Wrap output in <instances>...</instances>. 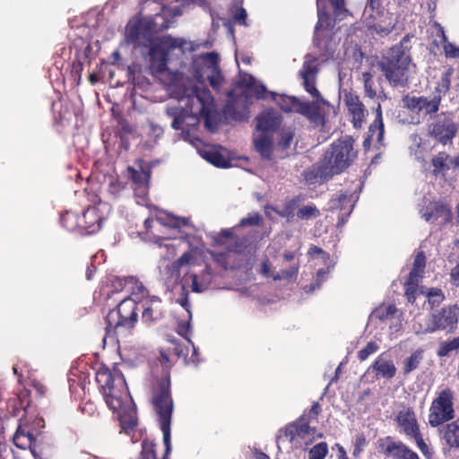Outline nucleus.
<instances>
[{
	"mask_svg": "<svg viewBox=\"0 0 459 459\" xmlns=\"http://www.w3.org/2000/svg\"><path fill=\"white\" fill-rule=\"evenodd\" d=\"M284 258L288 261L292 260L294 258V254L293 253H285Z\"/></svg>",
	"mask_w": 459,
	"mask_h": 459,
	"instance_id": "62",
	"label": "nucleus"
},
{
	"mask_svg": "<svg viewBox=\"0 0 459 459\" xmlns=\"http://www.w3.org/2000/svg\"><path fill=\"white\" fill-rule=\"evenodd\" d=\"M307 255L309 256L310 262H312L315 266H325L324 268H320L317 271L315 282L305 288L307 292H312L316 289H319L320 285L326 280L330 270L334 266V262L330 258L327 253L316 246H312L309 248Z\"/></svg>",
	"mask_w": 459,
	"mask_h": 459,
	"instance_id": "15",
	"label": "nucleus"
},
{
	"mask_svg": "<svg viewBox=\"0 0 459 459\" xmlns=\"http://www.w3.org/2000/svg\"><path fill=\"white\" fill-rule=\"evenodd\" d=\"M281 117L273 109H266L256 117L257 133L269 134L281 127Z\"/></svg>",
	"mask_w": 459,
	"mask_h": 459,
	"instance_id": "20",
	"label": "nucleus"
},
{
	"mask_svg": "<svg viewBox=\"0 0 459 459\" xmlns=\"http://www.w3.org/2000/svg\"><path fill=\"white\" fill-rule=\"evenodd\" d=\"M242 83L247 88V91H243L245 94V97L240 96L239 100H247V91H251L254 88V91L255 93L256 98L262 99L264 98V91L265 88L264 85L255 86V79L250 76L247 75L244 79Z\"/></svg>",
	"mask_w": 459,
	"mask_h": 459,
	"instance_id": "34",
	"label": "nucleus"
},
{
	"mask_svg": "<svg viewBox=\"0 0 459 459\" xmlns=\"http://www.w3.org/2000/svg\"><path fill=\"white\" fill-rule=\"evenodd\" d=\"M232 18L235 22L240 25H246L247 12L244 8L235 5L231 9Z\"/></svg>",
	"mask_w": 459,
	"mask_h": 459,
	"instance_id": "47",
	"label": "nucleus"
},
{
	"mask_svg": "<svg viewBox=\"0 0 459 459\" xmlns=\"http://www.w3.org/2000/svg\"><path fill=\"white\" fill-rule=\"evenodd\" d=\"M459 348V338H454L448 342H441L437 349V355L439 357L448 356L452 351Z\"/></svg>",
	"mask_w": 459,
	"mask_h": 459,
	"instance_id": "39",
	"label": "nucleus"
},
{
	"mask_svg": "<svg viewBox=\"0 0 459 459\" xmlns=\"http://www.w3.org/2000/svg\"><path fill=\"white\" fill-rule=\"evenodd\" d=\"M442 438L451 448H459V418L446 426L442 430Z\"/></svg>",
	"mask_w": 459,
	"mask_h": 459,
	"instance_id": "27",
	"label": "nucleus"
},
{
	"mask_svg": "<svg viewBox=\"0 0 459 459\" xmlns=\"http://www.w3.org/2000/svg\"><path fill=\"white\" fill-rule=\"evenodd\" d=\"M294 137V131L290 127L281 128L278 146L282 149L288 148Z\"/></svg>",
	"mask_w": 459,
	"mask_h": 459,
	"instance_id": "44",
	"label": "nucleus"
},
{
	"mask_svg": "<svg viewBox=\"0 0 459 459\" xmlns=\"http://www.w3.org/2000/svg\"><path fill=\"white\" fill-rule=\"evenodd\" d=\"M413 329L416 334L430 333L439 330L437 315L432 314L420 319L413 325Z\"/></svg>",
	"mask_w": 459,
	"mask_h": 459,
	"instance_id": "28",
	"label": "nucleus"
},
{
	"mask_svg": "<svg viewBox=\"0 0 459 459\" xmlns=\"http://www.w3.org/2000/svg\"><path fill=\"white\" fill-rule=\"evenodd\" d=\"M438 33L440 34V36L442 38V41L444 43L443 48H444L446 56L454 57V58L459 57V48H456L452 43L447 42L443 28L439 27Z\"/></svg>",
	"mask_w": 459,
	"mask_h": 459,
	"instance_id": "45",
	"label": "nucleus"
},
{
	"mask_svg": "<svg viewBox=\"0 0 459 459\" xmlns=\"http://www.w3.org/2000/svg\"><path fill=\"white\" fill-rule=\"evenodd\" d=\"M254 145L260 155L266 160H272L273 143L269 134L255 133Z\"/></svg>",
	"mask_w": 459,
	"mask_h": 459,
	"instance_id": "26",
	"label": "nucleus"
},
{
	"mask_svg": "<svg viewBox=\"0 0 459 459\" xmlns=\"http://www.w3.org/2000/svg\"><path fill=\"white\" fill-rule=\"evenodd\" d=\"M320 411V404L318 403H314L309 411V417H316L319 414Z\"/></svg>",
	"mask_w": 459,
	"mask_h": 459,
	"instance_id": "59",
	"label": "nucleus"
},
{
	"mask_svg": "<svg viewBox=\"0 0 459 459\" xmlns=\"http://www.w3.org/2000/svg\"><path fill=\"white\" fill-rule=\"evenodd\" d=\"M328 453V446L325 442H321L314 446L308 451V459H324Z\"/></svg>",
	"mask_w": 459,
	"mask_h": 459,
	"instance_id": "41",
	"label": "nucleus"
},
{
	"mask_svg": "<svg viewBox=\"0 0 459 459\" xmlns=\"http://www.w3.org/2000/svg\"><path fill=\"white\" fill-rule=\"evenodd\" d=\"M450 281L453 285L459 287V263L451 270Z\"/></svg>",
	"mask_w": 459,
	"mask_h": 459,
	"instance_id": "55",
	"label": "nucleus"
},
{
	"mask_svg": "<svg viewBox=\"0 0 459 459\" xmlns=\"http://www.w3.org/2000/svg\"><path fill=\"white\" fill-rule=\"evenodd\" d=\"M32 386L39 395H43L46 393V386L38 380H32Z\"/></svg>",
	"mask_w": 459,
	"mask_h": 459,
	"instance_id": "57",
	"label": "nucleus"
},
{
	"mask_svg": "<svg viewBox=\"0 0 459 459\" xmlns=\"http://www.w3.org/2000/svg\"><path fill=\"white\" fill-rule=\"evenodd\" d=\"M421 217L428 222L439 221L440 223L446 224L451 220V210L444 204L434 203L421 211Z\"/></svg>",
	"mask_w": 459,
	"mask_h": 459,
	"instance_id": "22",
	"label": "nucleus"
},
{
	"mask_svg": "<svg viewBox=\"0 0 459 459\" xmlns=\"http://www.w3.org/2000/svg\"><path fill=\"white\" fill-rule=\"evenodd\" d=\"M425 264L426 257L423 252L418 253L414 259L413 268L411 269L409 275H411L412 279L415 277L420 279L424 273Z\"/></svg>",
	"mask_w": 459,
	"mask_h": 459,
	"instance_id": "36",
	"label": "nucleus"
},
{
	"mask_svg": "<svg viewBox=\"0 0 459 459\" xmlns=\"http://www.w3.org/2000/svg\"><path fill=\"white\" fill-rule=\"evenodd\" d=\"M315 432L309 425L302 420L299 423L290 424L283 430L285 437L289 438L290 442H296L298 446V438L306 439L310 434Z\"/></svg>",
	"mask_w": 459,
	"mask_h": 459,
	"instance_id": "24",
	"label": "nucleus"
},
{
	"mask_svg": "<svg viewBox=\"0 0 459 459\" xmlns=\"http://www.w3.org/2000/svg\"><path fill=\"white\" fill-rule=\"evenodd\" d=\"M351 195H341L339 199H338V203L340 204V205H337V204H333V207L335 208H340L341 210L344 209V205L346 204H349L348 205V214H350V212H351L352 208H353V204H351Z\"/></svg>",
	"mask_w": 459,
	"mask_h": 459,
	"instance_id": "53",
	"label": "nucleus"
},
{
	"mask_svg": "<svg viewBox=\"0 0 459 459\" xmlns=\"http://www.w3.org/2000/svg\"><path fill=\"white\" fill-rule=\"evenodd\" d=\"M368 5H367L365 12H368L369 7L372 11L377 10L375 14H370L373 18L372 22H368V26L372 30V33H376L381 37L386 36L394 30L396 24V17L385 11H379L380 0H368Z\"/></svg>",
	"mask_w": 459,
	"mask_h": 459,
	"instance_id": "14",
	"label": "nucleus"
},
{
	"mask_svg": "<svg viewBox=\"0 0 459 459\" xmlns=\"http://www.w3.org/2000/svg\"><path fill=\"white\" fill-rule=\"evenodd\" d=\"M324 1L325 0H317L318 22H317V23L316 25V29H315L316 39H318V38L320 36V31L323 28H326L331 25L329 16L327 14V13L325 12V7L323 6ZM328 1L332 4L336 15H340L343 12L346 11L344 9V0H328Z\"/></svg>",
	"mask_w": 459,
	"mask_h": 459,
	"instance_id": "21",
	"label": "nucleus"
},
{
	"mask_svg": "<svg viewBox=\"0 0 459 459\" xmlns=\"http://www.w3.org/2000/svg\"><path fill=\"white\" fill-rule=\"evenodd\" d=\"M130 177L133 182L137 186L135 191L139 195H144L148 189L149 172L145 170H135L129 169Z\"/></svg>",
	"mask_w": 459,
	"mask_h": 459,
	"instance_id": "29",
	"label": "nucleus"
},
{
	"mask_svg": "<svg viewBox=\"0 0 459 459\" xmlns=\"http://www.w3.org/2000/svg\"><path fill=\"white\" fill-rule=\"evenodd\" d=\"M427 296L431 307L438 305L444 299V295L439 289H430Z\"/></svg>",
	"mask_w": 459,
	"mask_h": 459,
	"instance_id": "48",
	"label": "nucleus"
},
{
	"mask_svg": "<svg viewBox=\"0 0 459 459\" xmlns=\"http://www.w3.org/2000/svg\"><path fill=\"white\" fill-rule=\"evenodd\" d=\"M316 58L307 56L303 64V67L299 72L303 79L305 90L315 100L312 102L303 101L296 97L288 95H280L272 92V99L285 112L299 113L312 122H318L322 118L321 105L325 100L321 97L318 90L315 86L316 77L317 74V65Z\"/></svg>",
	"mask_w": 459,
	"mask_h": 459,
	"instance_id": "4",
	"label": "nucleus"
},
{
	"mask_svg": "<svg viewBox=\"0 0 459 459\" xmlns=\"http://www.w3.org/2000/svg\"><path fill=\"white\" fill-rule=\"evenodd\" d=\"M362 82L365 97L372 100L375 105L372 107V109L376 112L375 126L379 129L378 139L381 140L384 136V123L381 105L388 97L383 90L377 92L373 81V75L370 73L366 72L362 74Z\"/></svg>",
	"mask_w": 459,
	"mask_h": 459,
	"instance_id": "13",
	"label": "nucleus"
},
{
	"mask_svg": "<svg viewBox=\"0 0 459 459\" xmlns=\"http://www.w3.org/2000/svg\"><path fill=\"white\" fill-rule=\"evenodd\" d=\"M137 296L134 299H125L116 309L111 310L106 318L107 330L117 329L121 326L132 327L137 320Z\"/></svg>",
	"mask_w": 459,
	"mask_h": 459,
	"instance_id": "10",
	"label": "nucleus"
},
{
	"mask_svg": "<svg viewBox=\"0 0 459 459\" xmlns=\"http://www.w3.org/2000/svg\"><path fill=\"white\" fill-rule=\"evenodd\" d=\"M180 65H186L185 70L190 78L201 87H204L207 79L213 88H218L221 82V75L218 69V55L207 53L191 59L183 61Z\"/></svg>",
	"mask_w": 459,
	"mask_h": 459,
	"instance_id": "8",
	"label": "nucleus"
},
{
	"mask_svg": "<svg viewBox=\"0 0 459 459\" xmlns=\"http://www.w3.org/2000/svg\"><path fill=\"white\" fill-rule=\"evenodd\" d=\"M353 140L346 136L334 142L324 157L303 173L305 179L313 184L323 182L342 172L356 158Z\"/></svg>",
	"mask_w": 459,
	"mask_h": 459,
	"instance_id": "5",
	"label": "nucleus"
},
{
	"mask_svg": "<svg viewBox=\"0 0 459 459\" xmlns=\"http://www.w3.org/2000/svg\"><path fill=\"white\" fill-rule=\"evenodd\" d=\"M298 273L299 266H291L290 269L273 274V279L274 281L286 280L290 281L296 279Z\"/></svg>",
	"mask_w": 459,
	"mask_h": 459,
	"instance_id": "46",
	"label": "nucleus"
},
{
	"mask_svg": "<svg viewBox=\"0 0 459 459\" xmlns=\"http://www.w3.org/2000/svg\"><path fill=\"white\" fill-rule=\"evenodd\" d=\"M454 396L449 389L441 391L434 399L429 408V423L431 427H437L455 417Z\"/></svg>",
	"mask_w": 459,
	"mask_h": 459,
	"instance_id": "11",
	"label": "nucleus"
},
{
	"mask_svg": "<svg viewBox=\"0 0 459 459\" xmlns=\"http://www.w3.org/2000/svg\"><path fill=\"white\" fill-rule=\"evenodd\" d=\"M93 273H94V269L88 268V271H87V273H86V277H87L88 280H90L91 278Z\"/></svg>",
	"mask_w": 459,
	"mask_h": 459,
	"instance_id": "63",
	"label": "nucleus"
},
{
	"mask_svg": "<svg viewBox=\"0 0 459 459\" xmlns=\"http://www.w3.org/2000/svg\"><path fill=\"white\" fill-rule=\"evenodd\" d=\"M156 220L160 224L169 227H178L180 225H186L188 222V219L186 218L175 217L166 213L158 214L156 216Z\"/></svg>",
	"mask_w": 459,
	"mask_h": 459,
	"instance_id": "32",
	"label": "nucleus"
},
{
	"mask_svg": "<svg viewBox=\"0 0 459 459\" xmlns=\"http://www.w3.org/2000/svg\"><path fill=\"white\" fill-rule=\"evenodd\" d=\"M201 155L210 163L217 167L225 168L229 165L228 160L217 151H204Z\"/></svg>",
	"mask_w": 459,
	"mask_h": 459,
	"instance_id": "35",
	"label": "nucleus"
},
{
	"mask_svg": "<svg viewBox=\"0 0 459 459\" xmlns=\"http://www.w3.org/2000/svg\"><path fill=\"white\" fill-rule=\"evenodd\" d=\"M261 221V217L258 213L249 214L247 218H243L240 221V226L247 225H257Z\"/></svg>",
	"mask_w": 459,
	"mask_h": 459,
	"instance_id": "54",
	"label": "nucleus"
},
{
	"mask_svg": "<svg viewBox=\"0 0 459 459\" xmlns=\"http://www.w3.org/2000/svg\"><path fill=\"white\" fill-rule=\"evenodd\" d=\"M152 220H151V219H146V220L144 221V225H145L146 229L151 228V223H152Z\"/></svg>",
	"mask_w": 459,
	"mask_h": 459,
	"instance_id": "64",
	"label": "nucleus"
},
{
	"mask_svg": "<svg viewBox=\"0 0 459 459\" xmlns=\"http://www.w3.org/2000/svg\"><path fill=\"white\" fill-rule=\"evenodd\" d=\"M396 312L397 309L394 305H382L373 311L372 316L383 321L393 316Z\"/></svg>",
	"mask_w": 459,
	"mask_h": 459,
	"instance_id": "38",
	"label": "nucleus"
},
{
	"mask_svg": "<svg viewBox=\"0 0 459 459\" xmlns=\"http://www.w3.org/2000/svg\"><path fill=\"white\" fill-rule=\"evenodd\" d=\"M452 70L448 69L442 74V76L435 88V92L430 96L407 97V107L412 111L423 115H430L438 110L442 97L448 91L450 87V77Z\"/></svg>",
	"mask_w": 459,
	"mask_h": 459,
	"instance_id": "9",
	"label": "nucleus"
},
{
	"mask_svg": "<svg viewBox=\"0 0 459 459\" xmlns=\"http://www.w3.org/2000/svg\"><path fill=\"white\" fill-rule=\"evenodd\" d=\"M152 404L159 416L160 429L163 434L165 446V456L171 451V415L173 411V402L170 395V380L165 377L160 378L153 388Z\"/></svg>",
	"mask_w": 459,
	"mask_h": 459,
	"instance_id": "7",
	"label": "nucleus"
},
{
	"mask_svg": "<svg viewBox=\"0 0 459 459\" xmlns=\"http://www.w3.org/2000/svg\"><path fill=\"white\" fill-rule=\"evenodd\" d=\"M261 273L266 277L271 275V264L268 260H265L262 263Z\"/></svg>",
	"mask_w": 459,
	"mask_h": 459,
	"instance_id": "58",
	"label": "nucleus"
},
{
	"mask_svg": "<svg viewBox=\"0 0 459 459\" xmlns=\"http://www.w3.org/2000/svg\"><path fill=\"white\" fill-rule=\"evenodd\" d=\"M411 438H413L420 450V452L427 457L430 458L432 455V453L429 447V446L425 443L423 440L420 432H419L417 435L413 436Z\"/></svg>",
	"mask_w": 459,
	"mask_h": 459,
	"instance_id": "49",
	"label": "nucleus"
},
{
	"mask_svg": "<svg viewBox=\"0 0 459 459\" xmlns=\"http://www.w3.org/2000/svg\"><path fill=\"white\" fill-rule=\"evenodd\" d=\"M367 444L368 441L364 435L360 434L357 436L354 442L353 455L359 456Z\"/></svg>",
	"mask_w": 459,
	"mask_h": 459,
	"instance_id": "51",
	"label": "nucleus"
},
{
	"mask_svg": "<svg viewBox=\"0 0 459 459\" xmlns=\"http://www.w3.org/2000/svg\"><path fill=\"white\" fill-rule=\"evenodd\" d=\"M96 381L107 406L117 414L123 429L134 428L137 423L135 405L123 374L117 369L102 368L97 372Z\"/></svg>",
	"mask_w": 459,
	"mask_h": 459,
	"instance_id": "3",
	"label": "nucleus"
},
{
	"mask_svg": "<svg viewBox=\"0 0 459 459\" xmlns=\"http://www.w3.org/2000/svg\"><path fill=\"white\" fill-rule=\"evenodd\" d=\"M377 350H378L377 344L374 342H370L366 345V347H364L362 350L359 351V358L360 360H365L371 354L375 353Z\"/></svg>",
	"mask_w": 459,
	"mask_h": 459,
	"instance_id": "50",
	"label": "nucleus"
},
{
	"mask_svg": "<svg viewBox=\"0 0 459 459\" xmlns=\"http://www.w3.org/2000/svg\"><path fill=\"white\" fill-rule=\"evenodd\" d=\"M422 359V351H417L413 352L404 361V374H408L412 370L416 369Z\"/></svg>",
	"mask_w": 459,
	"mask_h": 459,
	"instance_id": "40",
	"label": "nucleus"
},
{
	"mask_svg": "<svg viewBox=\"0 0 459 459\" xmlns=\"http://www.w3.org/2000/svg\"><path fill=\"white\" fill-rule=\"evenodd\" d=\"M134 284L135 290L133 291V296H138L136 299L143 308V320L151 324L161 319L163 310L160 299L157 296H150L141 282L135 281Z\"/></svg>",
	"mask_w": 459,
	"mask_h": 459,
	"instance_id": "12",
	"label": "nucleus"
},
{
	"mask_svg": "<svg viewBox=\"0 0 459 459\" xmlns=\"http://www.w3.org/2000/svg\"><path fill=\"white\" fill-rule=\"evenodd\" d=\"M170 53L167 52L166 68L163 71L153 70L150 60L149 63L152 74L168 70L171 74L170 94L178 101V105L169 104L166 108L168 116L173 117L171 126L176 130L182 128L184 123L187 126H195L200 118H204L206 126H209L214 110L213 98L206 88L198 85L186 73V65H180L178 69L172 71V60L169 58Z\"/></svg>",
	"mask_w": 459,
	"mask_h": 459,
	"instance_id": "2",
	"label": "nucleus"
},
{
	"mask_svg": "<svg viewBox=\"0 0 459 459\" xmlns=\"http://www.w3.org/2000/svg\"><path fill=\"white\" fill-rule=\"evenodd\" d=\"M407 41L408 36H405L400 44L393 47L378 62V66L393 87L403 86L409 80L411 55L410 48L404 46Z\"/></svg>",
	"mask_w": 459,
	"mask_h": 459,
	"instance_id": "6",
	"label": "nucleus"
},
{
	"mask_svg": "<svg viewBox=\"0 0 459 459\" xmlns=\"http://www.w3.org/2000/svg\"><path fill=\"white\" fill-rule=\"evenodd\" d=\"M193 254L191 252L184 253L176 262L171 265L172 273L171 276L178 279L179 276V268L184 265H188L193 260Z\"/></svg>",
	"mask_w": 459,
	"mask_h": 459,
	"instance_id": "37",
	"label": "nucleus"
},
{
	"mask_svg": "<svg viewBox=\"0 0 459 459\" xmlns=\"http://www.w3.org/2000/svg\"><path fill=\"white\" fill-rule=\"evenodd\" d=\"M254 456L255 459H270L267 455L262 452H255Z\"/></svg>",
	"mask_w": 459,
	"mask_h": 459,
	"instance_id": "61",
	"label": "nucleus"
},
{
	"mask_svg": "<svg viewBox=\"0 0 459 459\" xmlns=\"http://www.w3.org/2000/svg\"><path fill=\"white\" fill-rule=\"evenodd\" d=\"M377 132V142H381V140L378 139V132H379V129L377 126H375V121L373 122L372 125H370L369 126V133L370 134L368 136V138L365 139L364 141V145L366 146L367 144H369L370 143V141L371 139L374 137V133Z\"/></svg>",
	"mask_w": 459,
	"mask_h": 459,
	"instance_id": "56",
	"label": "nucleus"
},
{
	"mask_svg": "<svg viewBox=\"0 0 459 459\" xmlns=\"http://www.w3.org/2000/svg\"><path fill=\"white\" fill-rule=\"evenodd\" d=\"M458 130V124L448 117H439L429 125L428 132L430 136L443 144L452 141Z\"/></svg>",
	"mask_w": 459,
	"mask_h": 459,
	"instance_id": "17",
	"label": "nucleus"
},
{
	"mask_svg": "<svg viewBox=\"0 0 459 459\" xmlns=\"http://www.w3.org/2000/svg\"><path fill=\"white\" fill-rule=\"evenodd\" d=\"M351 121L356 129H359L366 122L368 110L359 97L352 92L346 91L343 98Z\"/></svg>",
	"mask_w": 459,
	"mask_h": 459,
	"instance_id": "18",
	"label": "nucleus"
},
{
	"mask_svg": "<svg viewBox=\"0 0 459 459\" xmlns=\"http://www.w3.org/2000/svg\"><path fill=\"white\" fill-rule=\"evenodd\" d=\"M192 290L195 292L204 291L212 281V273L208 268L203 271L199 275L192 274Z\"/></svg>",
	"mask_w": 459,
	"mask_h": 459,
	"instance_id": "30",
	"label": "nucleus"
},
{
	"mask_svg": "<svg viewBox=\"0 0 459 459\" xmlns=\"http://www.w3.org/2000/svg\"><path fill=\"white\" fill-rule=\"evenodd\" d=\"M395 420L398 425L399 432L403 433L409 437H412L420 432L414 411L410 408H403L399 411Z\"/></svg>",
	"mask_w": 459,
	"mask_h": 459,
	"instance_id": "19",
	"label": "nucleus"
},
{
	"mask_svg": "<svg viewBox=\"0 0 459 459\" xmlns=\"http://www.w3.org/2000/svg\"><path fill=\"white\" fill-rule=\"evenodd\" d=\"M379 453L393 459H419L418 455L401 441L392 437H385L377 440Z\"/></svg>",
	"mask_w": 459,
	"mask_h": 459,
	"instance_id": "16",
	"label": "nucleus"
},
{
	"mask_svg": "<svg viewBox=\"0 0 459 459\" xmlns=\"http://www.w3.org/2000/svg\"><path fill=\"white\" fill-rule=\"evenodd\" d=\"M181 305L186 308V311L187 316H188V320L185 321V322L180 321L178 325L177 331H178V334H180L181 336L186 338L188 341V342H191V341L189 339V333L191 331L190 320H191L192 315L189 310V305H188V302L186 299L182 301Z\"/></svg>",
	"mask_w": 459,
	"mask_h": 459,
	"instance_id": "33",
	"label": "nucleus"
},
{
	"mask_svg": "<svg viewBox=\"0 0 459 459\" xmlns=\"http://www.w3.org/2000/svg\"><path fill=\"white\" fill-rule=\"evenodd\" d=\"M22 437H25V435H23L22 433H20V432H17L15 435H14V437H13V441L14 443L16 444L17 446H21L22 447L24 445L20 443V440L22 438Z\"/></svg>",
	"mask_w": 459,
	"mask_h": 459,
	"instance_id": "60",
	"label": "nucleus"
},
{
	"mask_svg": "<svg viewBox=\"0 0 459 459\" xmlns=\"http://www.w3.org/2000/svg\"><path fill=\"white\" fill-rule=\"evenodd\" d=\"M447 160V155L446 153H439L432 160V164L434 166L435 173L440 171L445 166Z\"/></svg>",
	"mask_w": 459,
	"mask_h": 459,
	"instance_id": "52",
	"label": "nucleus"
},
{
	"mask_svg": "<svg viewBox=\"0 0 459 459\" xmlns=\"http://www.w3.org/2000/svg\"><path fill=\"white\" fill-rule=\"evenodd\" d=\"M370 368L376 372L377 376L387 379L394 377L396 373V368L393 360L386 359L382 355L375 360Z\"/></svg>",
	"mask_w": 459,
	"mask_h": 459,
	"instance_id": "25",
	"label": "nucleus"
},
{
	"mask_svg": "<svg viewBox=\"0 0 459 459\" xmlns=\"http://www.w3.org/2000/svg\"><path fill=\"white\" fill-rule=\"evenodd\" d=\"M195 4L203 9H207V0H167L161 13L155 14L152 20L143 19L138 22H130L126 29V40L132 44L143 45L149 48L152 67L157 72L166 68L167 52H177L184 55L195 50L194 43L184 39H175L171 36L155 37L158 30L166 29L170 22L169 18L178 16L182 7Z\"/></svg>",
	"mask_w": 459,
	"mask_h": 459,
	"instance_id": "1",
	"label": "nucleus"
},
{
	"mask_svg": "<svg viewBox=\"0 0 459 459\" xmlns=\"http://www.w3.org/2000/svg\"><path fill=\"white\" fill-rule=\"evenodd\" d=\"M437 315L439 330L447 329L449 332L455 327L459 318V307L456 305L443 308Z\"/></svg>",
	"mask_w": 459,
	"mask_h": 459,
	"instance_id": "23",
	"label": "nucleus"
},
{
	"mask_svg": "<svg viewBox=\"0 0 459 459\" xmlns=\"http://www.w3.org/2000/svg\"><path fill=\"white\" fill-rule=\"evenodd\" d=\"M320 212L315 205H306L300 207L297 212V216L301 220H310L319 216Z\"/></svg>",
	"mask_w": 459,
	"mask_h": 459,
	"instance_id": "43",
	"label": "nucleus"
},
{
	"mask_svg": "<svg viewBox=\"0 0 459 459\" xmlns=\"http://www.w3.org/2000/svg\"><path fill=\"white\" fill-rule=\"evenodd\" d=\"M85 227L91 229L92 231L100 229V217L98 215L97 209L95 207H89L85 210L82 214Z\"/></svg>",
	"mask_w": 459,
	"mask_h": 459,
	"instance_id": "31",
	"label": "nucleus"
},
{
	"mask_svg": "<svg viewBox=\"0 0 459 459\" xmlns=\"http://www.w3.org/2000/svg\"><path fill=\"white\" fill-rule=\"evenodd\" d=\"M420 278H413L411 275H409L408 281H406L405 287V294L409 302H413L415 300V294L417 292V287L419 283Z\"/></svg>",
	"mask_w": 459,
	"mask_h": 459,
	"instance_id": "42",
	"label": "nucleus"
}]
</instances>
